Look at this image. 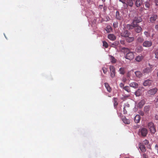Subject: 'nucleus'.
Here are the masks:
<instances>
[{"label": "nucleus", "mask_w": 158, "mask_h": 158, "mask_svg": "<svg viewBox=\"0 0 158 158\" xmlns=\"http://www.w3.org/2000/svg\"><path fill=\"white\" fill-rule=\"evenodd\" d=\"M119 1L123 4V6L125 8H127L128 6L132 7L133 4V0H119Z\"/></svg>", "instance_id": "1"}, {"label": "nucleus", "mask_w": 158, "mask_h": 158, "mask_svg": "<svg viewBox=\"0 0 158 158\" xmlns=\"http://www.w3.org/2000/svg\"><path fill=\"white\" fill-rule=\"evenodd\" d=\"M148 133V130L147 128L143 127L140 128L139 130L138 135L141 136L145 137L146 136Z\"/></svg>", "instance_id": "2"}, {"label": "nucleus", "mask_w": 158, "mask_h": 158, "mask_svg": "<svg viewBox=\"0 0 158 158\" xmlns=\"http://www.w3.org/2000/svg\"><path fill=\"white\" fill-rule=\"evenodd\" d=\"M142 21V19L140 17H135L132 23V24H133L135 27H136L139 25L138 24Z\"/></svg>", "instance_id": "3"}, {"label": "nucleus", "mask_w": 158, "mask_h": 158, "mask_svg": "<svg viewBox=\"0 0 158 158\" xmlns=\"http://www.w3.org/2000/svg\"><path fill=\"white\" fill-rule=\"evenodd\" d=\"M148 127L151 132L154 134L156 132V129L154 124L152 122H150L148 124Z\"/></svg>", "instance_id": "4"}, {"label": "nucleus", "mask_w": 158, "mask_h": 158, "mask_svg": "<svg viewBox=\"0 0 158 158\" xmlns=\"http://www.w3.org/2000/svg\"><path fill=\"white\" fill-rule=\"evenodd\" d=\"M125 57L126 59L129 60H132L134 57V55L132 52H129L127 53Z\"/></svg>", "instance_id": "5"}, {"label": "nucleus", "mask_w": 158, "mask_h": 158, "mask_svg": "<svg viewBox=\"0 0 158 158\" xmlns=\"http://www.w3.org/2000/svg\"><path fill=\"white\" fill-rule=\"evenodd\" d=\"M158 89L157 88L150 89L148 91V94L150 95H153L157 92Z\"/></svg>", "instance_id": "6"}, {"label": "nucleus", "mask_w": 158, "mask_h": 158, "mask_svg": "<svg viewBox=\"0 0 158 158\" xmlns=\"http://www.w3.org/2000/svg\"><path fill=\"white\" fill-rule=\"evenodd\" d=\"M130 33L128 31L125 30L121 33V35L122 37L127 38L130 35Z\"/></svg>", "instance_id": "7"}, {"label": "nucleus", "mask_w": 158, "mask_h": 158, "mask_svg": "<svg viewBox=\"0 0 158 158\" xmlns=\"http://www.w3.org/2000/svg\"><path fill=\"white\" fill-rule=\"evenodd\" d=\"M152 45V43L151 41H145L143 43V46L146 47H151Z\"/></svg>", "instance_id": "8"}, {"label": "nucleus", "mask_w": 158, "mask_h": 158, "mask_svg": "<svg viewBox=\"0 0 158 158\" xmlns=\"http://www.w3.org/2000/svg\"><path fill=\"white\" fill-rule=\"evenodd\" d=\"M147 0L148 1H146L144 3L145 6L146 8V9L144 8V9L146 10L149 9L151 6L150 0Z\"/></svg>", "instance_id": "9"}, {"label": "nucleus", "mask_w": 158, "mask_h": 158, "mask_svg": "<svg viewBox=\"0 0 158 158\" xmlns=\"http://www.w3.org/2000/svg\"><path fill=\"white\" fill-rule=\"evenodd\" d=\"M152 81L151 80H147L145 81L143 83V85L144 86H150L151 85Z\"/></svg>", "instance_id": "10"}, {"label": "nucleus", "mask_w": 158, "mask_h": 158, "mask_svg": "<svg viewBox=\"0 0 158 158\" xmlns=\"http://www.w3.org/2000/svg\"><path fill=\"white\" fill-rule=\"evenodd\" d=\"M121 119L123 122L126 124H129L130 123V120L127 119L125 116H122Z\"/></svg>", "instance_id": "11"}, {"label": "nucleus", "mask_w": 158, "mask_h": 158, "mask_svg": "<svg viewBox=\"0 0 158 158\" xmlns=\"http://www.w3.org/2000/svg\"><path fill=\"white\" fill-rule=\"evenodd\" d=\"M145 102V100L142 99L140 101L137 105V106L139 108H141L144 106Z\"/></svg>", "instance_id": "12"}, {"label": "nucleus", "mask_w": 158, "mask_h": 158, "mask_svg": "<svg viewBox=\"0 0 158 158\" xmlns=\"http://www.w3.org/2000/svg\"><path fill=\"white\" fill-rule=\"evenodd\" d=\"M140 117L138 114L136 115L134 118V121L136 123H139L140 120Z\"/></svg>", "instance_id": "13"}, {"label": "nucleus", "mask_w": 158, "mask_h": 158, "mask_svg": "<svg viewBox=\"0 0 158 158\" xmlns=\"http://www.w3.org/2000/svg\"><path fill=\"white\" fill-rule=\"evenodd\" d=\"M109 56L110 62L114 64L116 62L117 60L114 57L111 55H109Z\"/></svg>", "instance_id": "14"}, {"label": "nucleus", "mask_w": 158, "mask_h": 158, "mask_svg": "<svg viewBox=\"0 0 158 158\" xmlns=\"http://www.w3.org/2000/svg\"><path fill=\"white\" fill-rule=\"evenodd\" d=\"M157 18V16L156 15H153L150 18V21L152 23L154 22Z\"/></svg>", "instance_id": "15"}, {"label": "nucleus", "mask_w": 158, "mask_h": 158, "mask_svg": "<svg viewBox=\"0 0 158 158\" xmlns=\"http://www.w3.org/2000/svg\"><path fill=\"white\" fill-rule=\"evenodd\" d=\"M135 28V32L137 33H139L142 31V27L139 26V25H137V26L134 27Z\"/></svg>", "instance_id": "16"}, {"label": "nucleus", "mask_w": 158, "mask_h": 158, "mask_svg": "<svg viewBox=\"0 0 158 158\" xmlns=\"http://www.w3.org/2000/svg\"><path fill=\"white\" fill-rule=\"evenodd\" d=\"M104 85L107 89V90L109 92H110L111 91L112 89L110 87L109 84L107 83H104Z\"/></svg>", "instance_id": "17"}, {"label": "nucleus", "mask_w": 158, "mask_h": 158, "mask_svg": "<svg viewBox=\"0 0 158 158\" xmlns=\"http://www.w3.org/2000/svg\"><path fill=\"white\" fill-rule=\"evenodd\" d=\"M108 38L109 39L112 40H114L116 39L115 36L113 34H109L108 35Z\"/></svg>", "instance_id": "18"}, {"label": "nucleus", "mask_w": 158, "mask_h": 158, "mask_svg": "<svg viewBox=\"0 0 158 158\" xmlns=\"http://www.w3.org/2000/svg\"><path fill=\"white\" fill-rule=\"evenodd\" d=\"M143 50V48L141 46H137L135 49V52L139 53L141 52Z\"/></svg>", "instance_id": "19"}, {"label": "nucleus", "mask_w": 158, "mask_h": 158, "mask_svg": "<svg viewBox=\"0 0 158 158\" xmlns=\"http://www.w3.org/2000/svg\"><path fill=\"white\" fill-rule=\"evenodd\" d=\"M130 86L135 88H137L138 87V84L135 82H133L130 83Z\"/></svg>", "instance_id": "20"}, {"label": "nucleus", "mask_w": 158, "mask_h": 158, "mask_svg": "<svg viewBox=\"0 0 158 158\" xmlns=\"http://www.w3.org/2000/svg\"><path fill=\"white\" fill-rule=\"evenodd\" d=\"M134 40V38L133 37H127L126 38V41L128 43H131Z\"/></svg>", "instance_id": "21"}, {"label": "nucleus", "mask_w": 158, "mask_h": 158, "mask_svg": "<svg viewBox=\"0 0 158 158\" xmlns=\"http://www.w3.org/2000/svg\"><path fill=\"white\" fill-rule=\"evenodd\" d=\"M142 3L141 0H136L135 2V5L137 7H139Z\"/></svg>", "instance_id": "22"}, {"label": "nucleus", "mask_w": 158, "mask_h": 158, "mask_svg": "<svg viewBox=\"0 0 158 158\" xmlns=\"http://www.w3.org/2000/svg\"><path fill=\"white\" fill-rule=\"evenodd\" d=\"M139 148L142 152H144L146 151V148L145 146L142 144H140Z\"/></svg>", "instance_id": "23"}, {"label": "nucleus", "mask_w": 158, "mask_h": 158, "mask_svg": "<svg viewBox=\"0 0 158 158\" xmlns=\"http://www.w3.org/2000/svg\"><path fill=\"white\" fill-rule=\"evenodd\" d=\"M105 30L107 33H110L112 31V29L110 25H108L106 27Z\"/></svg>", "instance_id": "24"}, {"label": "nucleus", "mask_w": 158, "mask_h": 158, "mask_svg": "<svg viewBox=\"0 0 158 158\" xmlns=\"http://www.w3.org/2000/svg\"><path fill=\"white\" fill-rule=\"evenodd\" d=\"M122 51L124 53H127L130 52L129 49L128 48H127L123 47L122 48Z\"/></svg>", "instance_id": "25"}, {"label": "nucleus", "mask_w": 158, "mask_h": 158, "mask_svg": "<svg viewBox=\"0 0 158 158\" xmlns=\"http://www.w3.org/2000/svg\"><path fill=\"white\" fill-rule=\"evenodd\" d=\"M142 94L141 90L140 89H138L135 93V94L136 96H139Z\"/></svg>", "instance_id": "26"}, {"label": "nucleus", "mask_w": 158, "mask_h": 158, "mask_svg": "<svg viewBox=\"0 0 158 158\" xmlns=\"http://www.w3.org/2000/svg\"><path fill=\"white\" fill-rule=\"evenodd\" d=\"M135 73L136 76L138 77H140L142 76V73L141 72L139 71H137L135 72Z\"/></svg>", "instance_id": "27"}, {"label": "nucleus", "mask_w": 158, "mask_h": 158, "mask_svg": "<svg viewBox=\"0 0 158 158\" xmlns=\"http://www.w3.org/2000/svg\"><path fill=\"white\" fill-rule=\"evenodd\" d=\"M134 27H135L132 23L131 24H128L127 25V28L128 30L132 29L134 28Z\"/></svg>", "instance_id": "28"}, {"label": "nucleus", "mask_w": 158, "mask_h": 158, "mask_svg": "<svg viewBox=\"0 0 158 158\" xmlns=\"http://www.w3.org/2000/svg\"><path fill=\"white\" fill-rule=\"evenodd\" d=\"M121 18V17L120 15L119 12L117 11L116 13V18L118 20H120Z\"/></svg>", "instance_id": "29"}, {"label": "nucleus", "mask_w": 158, "mask_h": 158, "mask_svg": "<svg viewBox=\"0 0 158 158\" xmlns=\"http://www.w3.org/2000/svg\"><path fill=\"white\" fill-rule=\"evenodd\" d=\"M150 109V107L149 106H145L144 108V111L147 113L148 112Z\"/></svg>", "instance_id": "30"}, {"label": "nucleus", "mask_w": 158, "mask_h": 158, "mask_svg": "<svg viewBox=\"0 0 158 158\" xmlns=\"http://www.w3.org/2000/svg\"><path fill=\"white\" fill-rule=\"evenodd\" d=\"M143 58V56H137L136 57L135 60L136 61H137L138 62H139L142 60Z\"/></svg>", "instance_id": "31"}, {"label": "nucleus", "mask_w": 158, "mask_h": 158, "mask_svg": "<svg viewBox=\"0 0 158 158\" xmlns=\"http://www.w3.org/2000/svg\"><path fill=\"white\" fill-rule=\"evenodd\" d=\"M111 74V77H114L115 76V70H110Z\"/></svg>", "instance_id": "32"}, {"label": "nucleus", "mask_w": 158, "mask_h": 158, "mask_svg": "<svg viewBox=\"0 0 158 158\" xmlns=\"http://www.w3.org/2000/svg\"><path fill=\"white\" fill-rule=\"evenodd\" d=\"M123 89L128 92H130V89L128 86H125L123 87Z\"/></svg>", "instance_id": "33"}, {"label": "nucleus", "mask_w": 158, "mask_h": 158, "mask_svg": "<svg viewBox=\"0 0 158 158\" xmlns=\"http://www.w3.org/2000/svg\"><path fill=\"white\" fill-rule=\"evenodd\" d=\"M114 106H117L118 105V103L117 102L118 99L116 98H114Z\"/></svg>", "instance_id": "34"}, {"label": "nucleus", "mask_w": 158, "mask_h": 158, "mask_svg": "<svg viewBox=\"0 0 158 158\" xmlns=\"http://www.w3.org/2000/svg\"><path fill=\"white\" fill-rule=\"evenodd\" d=\"M137 40L138 42L141 43L144 40L142 37H140L138 38Z\"/></svg>", "instance_id": "35"}, {"label": "nucleus", "mask_w": 158, "mask_h": 158, "mask_svg": "<svg viewBox=\"0 0 158 158\" xmlns=\"http://www.w3.org/2000/svg\"><path fill=\"white\" fill-rule=\"evenodd\" d=\"M119 44V42L118 41H115L112 44V47H115L117 46Z\"/></svg>", "instance_id": "36"}, {"label": "nucleus", "mask_w": 158, "mask_h": 158, "mask_svg": "<svg viewBox=\"0 0 158 158\" xmlns=\"http://www.w3.org/2000/svg\"><path fill=\"white\" fill-rule=\"evenodd\" d=\"M147 68L148 69L149 68H154V65L151 64L150 63H148V65H147Z\"/></svg>", "instance_id": "37"}, {"label": "nucleus", "mask_w": 158, "mask_h": 158, "mask_svg": "<svg viewBox=\"0 0 158 158\" xmlns=\"http://www.w3.org/2000/svg\"><path fill=\"white\" fill-rule=\"evenodd\" d=\"M103 46L105 47L106 48H107L108 47V44L107 43L105 42V41H103Z\"/></svg>", "instance_id": "38"}, {"label": "nucleus", "mask_w": 158, "mask_h": 158, "mask_svg": "<svg viewBox=\"0 0 158 158\" xmlns=\"http://www.w3.org/2000/svg\"><path fill=\"white\" fill-rule=\"evenodd\" d=\"M154 53L155 54V57L156 59H158V50H156L155 52Z\"/></svg>", "instance_id": "39"}, {"label": "nucleus", "mask_w": 158, "mask_h": 158, "mask_svg": "<svg viewBox=\"0 0 158 158\" xmlns=\"http://www.w3.org/2000/svg\"><path fill=\"white\" fill-rule=\"evenodd\" d=\"M150 70H143V73L145 75L147 73H148L149 72H150Z\"/></svg>", "instance_id": "40"}, {"label": "nucleus", "mask_w": 158, "mask_h": 158, "mask_svg": "<svg viewBox=\"0 0 158 158\" xmlns=\"http://www.w3.org/2000/svg\"><path fill=\"white\" fill-rule=\"evenodd\" d=\"M120 73L122 74H124L125 73V70H119Z\"/></svg>", "instance_id": "41"}, {"label": "nucleus", "mask_w": 158, "mask_h": 158, "mask_svg": "<svg viewBox=\"0 0 158 158\" xmlns=\"http://www.w3.org/2000/svg\"><path fill=\"white\" fill-rule=\"evenodd\" d=\"M118 23L117 22H114L113 23V25L114 27L116 28L118 27Z\"/></svg>", "instance_id": "42"}, {"label": "nucleus", "mask_w": 158, "mask_h": 158, "mask_svg": "<svg viewBox=\"0 0 158 158\" xmlns=\"http://www.w3.org/2000/svg\"><path fill=\"white\" fill-rule=\"evenodd\" d=\"M149 143V142L148 140H145L143 141V143L145 145H148Z\"/></svg>", "instance_id": "43"}, {"label": "nucleus", "mask_w": 158, "mask_h": 158, "mask_svg": "<svg viewBox=\"0 0 158 158\" xmlns=\"http://www.w3.org/2000/svg\"><path fill=\"white\" fill-rule=\"evenodd\" d=\"M155 104L156 106H158V97L155 100Z\"/></svg>", "instance_id": "44"}, {"label": "nucleus", "mask_w": 158, "mask_h": 158, "mask_svg": "<svg viewBox=\"0 0 158 158\" xmlns=\"http://www.w3.org/2000/svg\"><path fill=\"white\" fill-rule=\"evenodd\" d=\"M143 158H148V156L146 155L145 153H143Z\"/></svg>", "instance_id": "45"}, {"label": "nucleus", "mask_w": 158, "mask_h": 158, "mask_svg": "<svg viewBox=\"0 0 158 158\" xmlns=\"http://www.w3.org/2000/svg\"><path fill=\"white\" fill-rule=\"evenodd\" d=\"M155 149L157 150V153H158V145L157 144H156L155 147Z\"/></svg>", "instance_id": "46"}, {"label": "nucleus", "mask_w": 158, "mask_h": 158, "mask_svg": "<svg viewBox=\"0 0 158 158\" xmlns=\"http://www.w3.org/2000/svg\"><path fill=\"white\" fill-rule=\"evenodd\" d=\"M119 86L121 88H123V87H124V84L122 83H121L120 84Z\"/></svg>", "instance_id": "47"}, {"label": "nucleus", "mask_w": 158, "mask_h": 158, "mask_svg": "<svg viewBox=\"0 0 158 158\" xmlns=\"http://www.w3.org/2000/svg\"><path fill=\"white\" fill-rule=\"evenodd\" d=\"M127 110L125 109V107H124L123 108V113H124V114H127Z\"/></svg>", "instance_id": "48"}, {"label": "nucleus", "mask_w": 158, "mask_h": 158, "mask_svg": "<svg viewBox=\"0 0 158 158\" xmlns=\"http://www.w3.org/2000/svg\"><path fill=\"white\" fill-rule=\"evenodd\" d=\"M120 43L121 44L123 45H124L125 44V42L124 40H121L120 41Z\"/></svg>", "instance_id": "49"}, {"label": "nucleus", "mask_w": 158, "mask_h": 158, "mask_svg": "<svg viewBox=\"0 0 158 158\" xmlns=\"http://www.w3.org/2000/svg\"><path fill=\"white\" fill-rule=\"evenodd\" d=\"M126 81H127V79L125 78L124 77L123 78V79H122V81L123 82H126Z\"/></svg>", "instance_id": "50"}, {"label": "nucleus", "mask_w": 158, "mask_h": 158, "mask_svg": "<svg viewBox=\"0 0 158 158\" xmlns=\"http://www.w3.org/2000/svg\"><path fill=\"white\" fill-rule=\"evenodd\" d=\"M155 119H156V120H158V115L156 114L155 115Z\"/></svg>", "instance_id": "51"}, {"label": "nucleus", "mask_w": 158, "mask_h": 158, "mask_svg": "<svg viewBox=\"0 0 158 158\" xmlns=\"http://www.w3.org/2000/svg\"><path fill=\"white\" fill-rule=\"evenodd\" d=\"M115 68L113 66H110L109 69H114Z\"/></svg>", "instance_id": "52"}, {"label": "nucleus", "mask_w": 158, "mask_h": 158, "mask_svg": "<svg viewBox=\"0 0 158 158\" xmlns=\"http://www.w3.org/2000/svg\"><path fill=\"white\" fill-rule=\"evenodd\" d=\"M144 34L145 35L147 36L148 35V32L147 31H145L144 32Z\"/></svg>", "instance_id": "53"}, {"label": "nucleus", "mask_w": 158, "mask_h": 158, "mask_svg": "<svg viewBox=\"0 0 158 158\" xmlns=\"http://www.w3.org/2000/svg\"><path fill=\"white\" fill-rule=\"evenodd\" d=\"M139 114L141 116H143L144 115V113L142 111H141Z\"/></svg>", "instance_id": "54"}, {"label": "nucleus", "mask_w": 158, "mask_h": 158, "mask_svg": "<svg viewBox=\"0 0 158 158\" xmlns=\"http://www.w3.org/2000/svg\"><path fill=\"white\" fill-rule=\"evenodd\" d=\"M155 3L156 6H158V0H155Z\"/></svg>", "instance_id": "55"}, {"label": "nucleus", "mask_w": 158, "mask_h": 158, "mask_svg": "<svg viewBox=\"0 0 158 158\" xmlns=\"http://www.w3.org/2000/svg\"><path fill=\"white\" fill-rule=\"evenodd\" d=\"M155 28L157 30H158V25H156L155 26Z\"/></svg>", "instance_id": "56"}, {"label": "nucleus", "mask_w": 158, "mask_h": 158, "mask_svg": "<svg viewBox=\"0 0 158 158\" xmlns=\"http://www.w3.org/2000/svg\"><path fill=\"white\" fill-rule=\"evenodd\" d=\"M104 73H105L107 72V70H103Z\"/></svg>", "instance_id": "57"}, {"label": "nucleus", "mask_w": 158, "mask_h": 158, "mask_svg": "<svg viewBox=\"0 0 158 158\" xmlns=\"http://www.w3.org/2000/svg\"><path fill=\"white\" fill-rule=\"evenodd\" d=\"M157 77H158V72H157Z\"/></svg>", "instance_id": "58"}, {"label": "nucleus", "mask_w": 158, "mask_h": 158, "mask_svg": "<svg viewBox=\"0 0 158 158\" xmlns=\"http://www.w3.org/2000/svg\"><path fill=\"white\" fill-rule=\"evenodd\" d=\"M119 69H123L122 68H120Z\"/></svg>", "instance_id": "59"}, {"label": "nucleus", "mask_w": 158, "mask_h": 158, "mask_svg": "<svg viewBox=\"0 0 158 158\" xmlns=\"http://www.w3.org/2000/svg\"><path fill=\"white\" fill-rule=\"evenodd\" d=\"M125 158H129V157H126Z\"/></svg>", "instance_id": "60"}]
</instances>
